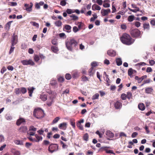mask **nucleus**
<instances>
[{
	"mask_svg": "<svg viewBox=\"0 0 155 155\" xmlns=\"http://www.w3.org/2000/svg\"><path fill=\"white\" fill-rule=\"evenodd\" d=\"M78 42L74 38H71L66 40L65 44L67 48L69 51H72L78 48Z\"/></svg>",
	"mask_w": 155,
	"mask_h": 155,
	"instance_id": "1",
	"label": "nucleus"
},
{
	"mask_svg": "<svg viewBox=\"0 0 155 155\" xmlns=\"http://www.w3.org/2000/svg\"><path fill=\"white\" fill-rule=\"evenodd\" d=\"M120 39L123 43L127 45H130L133 43L134 41L130 36L127 33H124L120 37Z\"/></svg>",
	"mask_w": 155,
	"mask_h": 155,
	"instance_id": "2",
	"label": "nucleus"
},
{
	"mask_svg": "<svg viewBox=\"0 0 155 155\" xmlns=\"http://www.w3.org/2000/svg\"><path fill=\"white\" fill-rule=\"evenodd\" d=\"M33 116L37 119H40L44 116V111L41 108H37L34 110Z\"/></svg>",
	"mask_w": 155,
	"mask_h": 155,
	"instance_id": "3",
	"label": "nucleus"
},
{
	"mask_svg": "<svg viewBox=\"0 0 155 155\" xmlns=\"http://www.w3.org/2000/svg\"><path fill=\"white\" fill-rule=\"evenodd\" d=\"M58 145L57 144L51 143L49 146L48 148V151L51 153L56 151L58 150Z\"/></svg>",
	"mask_w": 155,
	"mask_h": 155,
	"instance_id": "4",
	"label": "nucleus"
},
{
	"mask_svg": "<svg viewBox=\"0 0 155 155\" xmlns=\"http://www.w3.org/2000/svg\"><path fill=\"white\" fill-rule=\"evenodd\" d=\"M130 33L133 38H138L140 36V31L137 29H135L130 31Z\"/></svg>",
	"mask_w": 155,
	"mask_h": 155,
	"instance_id": "5",
	"label": "nucleus"
},
{
	"mask_svg": "<svg viewBox=\"0 0 155 155\" xmlns=\"http://www.w3.org/2000/svg\"><path fill=\"white\" fill-rule=\"evenodd\" d=\"M21 63L24 65H30L32 66L35 64L34 62L31 59L21 61Z\"/></svg>",
	"mask_w": 155,
	"mask_h": 155,
	"instance_id": "6",
	"label": "nucleus"
},
{
	"mask_svg": "<svg viewBox=\"0 0 155 155\" xmlns=\"http://www.w3.org/2000/svg\"><path fill=\"white\" fill-rule=\"evenodd\" d=\"M18 37L17 35H15V34H14L13 36L12 39L11 41V44L12 46H14L18 42Z\"/></svg>",
	"mask_w": 155,
	"mask_h": 155,
	"instance_id": "7",
	"label": "nucleus"
},
{
	"mask_svg": "<svg viewBox=\"0 0 155 155\" xmlns=\"http://www.w3.org/2000/svg\"><path fill=\"white\" fill-rule=\"evenodd\" d=\"M33 6L32 3H30V5L29 6V5L27 4H25L24 5L25 7L26 8L25 10L28 12H30L32 10V7Z\"/></svg>",
	"mask_w": 155,
	"mask_h": 155,
	"instance_id": "8",
	"label": "nucleus"
},
{
	"mask_svg": "<svg viewBox=\"0 0 155 155\" xmlns=\"http://www.w3.org/2000/svg\"><path fill=\"white\" fill-rule=\"evenodd\" d=\"M110 12V10L109 8L107 9H102L101 11V13L103 16H105L107 15Z\"/></svg>",
	"mask_w": 155,
	"mask_h": 155,
	"instance_id": "9",
	"label": "nucleus"
},
{
	"mask_svg": "<svg viewBox=\"0 0 155 155\" xmlns=\"http://www.w3.org/2000/svg\"><path fill=\"white\" fill-rule=\"evenodd\" d=\"M107 54L110 56L115 57L116 55V52L113 49H110L107 51Z\"/></svg>",
	"mask_w": 155,
	"mask_h": 155,
	"instance_id": "10",
	"label": "nucleus"
},
{
	"mask_svg": "<svg viewBox=\"0 0 155 155\" xmlns=\"http://www.w3.org/2000/svg\"><path fill=\"white\" fill-rule=\"evenodd\" d=\"M28 130L26 126H23L21 127L18 129L19 132L25 133Z\"/></svg>",
	"mask_w": 155,
	"mask_h": 155,
	"instance_id": "11",
	"label": "nucleus"
},
{
	"mask_svg": "<svg viewBox=\"0 0 155 155\" xmlns=\"http://www.w3.org/2000/svg\"><path fill=\"white\" fill-rule=\"evenodd\" d=\"M122 106V103L119 101H117L114 104V107L116 109H120Z\"/></svg>",
	"mask_w": 155,
	"mask_h": 155,
	"instance_id": "12",
	"label": "nucleus"
},
{
	"mask_svg": "<svg viewBox=\"0 0 155 155\" xmlns=\"http://www.w3.org/2000/svg\"><path fill=\"white\" fill-rule=\"evenodd\" d=\"M67 124L66 122H64L58 125V127L61 129L65 130L67 128Z\"/></svg>",
	"mask_w": 155,
	"mask_h": 155,
	"instance_id": "13",
	"label": "nucleus"
},
{
	"mask_svg": "<svg viewBox=\"0 0 155 155\" xmlns=\"http://www.w3.org/2000/svg\"><path fill=\"white\" fill-rule=\"evenodd\" d=\"M106 134L109 137L107 138L108 140H110L109 138H113L114 136V134L110 130L107 131L106 132Z\"/></svg>",
	"mask_w": 155,
	"mask_h": 155,
	"instance_id": "14",
	"label": "nucleus"
},
{
	"mask_svg": "<svg viewBox=\"0 0 155 155\" xmlns=\"http://www.w3.org/2000/svg\"><path fill=\"white\" fill-rule=\"evenodd\" d=\"M25 122V120L24 118H20L17 120L16 124L17 125L19 126L21 124Z\"/></svg>",
	"mask_w": 155,
	"mask_h": 155,
	"instance_id": "15",
	"label": "nucleus"
},
{
	"mask_svg": "<svg viewBox=\"0 0 155 155\" xmlns=\"http://www.w3.org/2000/svg\"><path fill=\"white\" fill-rule=\"evenodd\" d=\"M35 142H39L40 141H41L42 140V137L38 135L37 134H35Z\"/></svg>",
	"mask_w": 155,
	"mask_h": 155,
	"instance_id": "16",
	"label": "nucleus"
},
{
	"mask_svg": "<svg viewBox=\"0 0 155 155\" xmlns=\"http://www.w3.org/2000/svg\"><path fill=\"white\" fill-rule=\"evenodd\" d=\"M50 84L54 88L57 87L58 83L57 81L55 80H52L50 81Z\"/></svg>",
	"mask_w": 155,
	"mask_h": 155,
	"instance_id": "17",
	"label": "nucleus"
},
{
	"mask_svg": "<svg viewBox=\"0 0 155 155\" xmlns=\"http://www.w3.org/2000/svg\"><path fill=\"white\" fill-rule=\"evenodd\" d=\"M92 9L94 11L95 10H100L101 9V7L96 4H94L92 6Z\"/></svg>",
	"mask_w": 155,
	"mask_h": 155,
	"instance_id": "18",
	"label": "nucleus"
},
{
	"mask_svg": "<svg viewBox=\"0 0 155 155\" xmlns=\"http://www.w3.org/2000/svg\"><path fill=\"white\" fill-rule=\"evenodd\" d=\"M143 28L144 30H149L150 29V26L149 23H144L143 24Z\"/></svg>",
	"mask_w": 155,
	"mask_h": 155,
	"instance_id": "19",
	"label": "nucleus"
},
{
	"mask_svg": "<svg viewBox=\"0 0 155 155\" xmlns=\"http://www.w3.org/2000/svg\"><path fill=\"white\" fill-rule=\"evenodd\" d=\"M116 62L117 65L119 66L122 64V61L120 58H117L116 59Z\"/></svg>",
	"mask_w": 155,
	"mask_h": 155,
	"instance_id": "20",
	"label": "nucleus"
},
{
	"mask_svg": "<svg viewBox=\"0 0 155 155\" xmlns=\"http://www.w3.org/2000/svg\"><path fill=\"white\" fill-rule=\"evenodd\" d=\"M28 91L29 96L30 97H31L32 96V94L33 93L34 90L35 89V88L32 87L30 88H28Z\"/></svg>",
	"mask_w": 155,
	"mask_h": 155,
	"instance_id": "21",
	"label": "nucleus"
},
{
	"mask_svg": "<svg viewBox=\"0 0 155 155\" xmlns=\"http://www.w3.org/2000/svg\"><path fill=\"white\" fill-rule=\"evenodd\" d=\"M64 28L67 30L68 32H70L71 30V27L69 25H65L64 26Z\"/></svg>",
	"mask_w": 155,
	"mask_h": 155,
	"instance_id": "22",
	"label": "nucleus"
},
{
	"mask_svg": "<svg viewBox=\"0 0 155 155\" xmlns=\"http://www.w3.org/2000/svg\"><path fill=\"white\" fill-rule=\"evenodd\" d=\"M51 51L54 53H57L59 50L58 47L54 46H52L51 47Z\"/></svg>",
	"mask_w": 155,
	"mask_h": 155,
	"instance_id": "23",
	"label": "nucleus"
},
{
	"mask_svg": "<svg viewBox=\"0 0 155 155\" xmlns=\"http://www.w3.org/2000/svg\"><path fill=\"white\" fill-rule=\"evenodd\" d=\"M134 73L133 69L132 68H130L128 70V75L129 76L130 78L132 77V74Z\"/></svg>",
	"mask_w": 155,
	"mask_h": 155,
	"instance_id": "24",
	"label": "nucleus"
},
{
	"mask_svg": "<svg viewBox=\"0 0 155 155\" xmlns=\"http://www.w3.org/2000/svg\"><path fill=\"white\" fill-rule=\"evenodd\" d=\"M40 98L42 101H45L47 99V96L46 94H42L40 96Z\"/></svg>",
	"mask_w": 155,
	"mask_h": 155,
	"instance_id": "25",
	"label": "nucleus"
},
{
	"mask_svg": "<svg viewBox=\"0 0 155 155\" xmlns=\"http://www.w3.org/2000/svg\"><path fill=\"white\" fill-rule=\"evenodd\" d=\"M12 21H10L6 24L5 26V28L6 29H7L8 30L9 29L11 26V23L12 22Z\"/></svg>",
	"mask_w": 155,
	"mask_h": 155,
	"instance_id": "26",
	"label": "nucleus"
},
{
	"mask_svg": "<svg viewBox=\"0 0 155 155\" xmlns=\"http://www.w3.org/2000/svg\"><path fill=\"white\" fill-rule=\"evenodd\" d=\"M79 75L76 71H74L72 73V77L73 78L76 79L78 77Z\"/></svg>",
	"mask_w": 155,
	"mask_h": 155,
	"instance_id": "27",
	"label": "nucleus"
},
{
	"mask_svg": "<svg viewBox=\"0 0 155 155\" xmlns=\"http://www.w3.org/2000/svg\"><path fill=\"white\" fill-rule=\"evenodd\" d=\"M94 69V68L91 67L89 69L88 71V73L89 75L90 76H93L94 72L93 71Z\"/></svg>",
	"mask_w": 155,
	"mask_h": 155,
	"instance_id": "28",
	"label": "nucleus"
},
{
	"mask_svg": "<svg viewBox=\"0 0 155 155\" xmlns=\"http://www.w3.org/2000/svg\"><path fill=\"white\" fill-rule=\"evenodd\" d=\"M145 91L146 93L148 94H150L153 91V89L152 88V87H147L146 88Z\"/></svg>",
	"mask_w": 155,
	"mask_h": 155,
	"instance_id": "29",
	"label": "nucleus"
},
{
	"mask_svg": "<svg viewBox=\"0 0 155 155\" xmlns=\"http://www.w3.org/2000/svg\"><path fill=\"white\" fill-rule=\"evenodd\" d=\"M81 80L84 82H86L87 81H89V78L84 75H82L81 77Z\"/></svg>",
	"mask_w": 155,
	"mask_h": 155,
	"instance_id": "30",
	"label": "nucleus"
},
{
	"mask_svg": "<svg viewBox=\"0 0 155 155\" xmlns=\"http://www.w3.org/2000/svg\"><path fill=\"white\" fill-rule=\"evenodd\" d=\"M135 17L134 15H131L129 16L127 18V20L129 22H132L134 19Z\"/></svg>",
	"mask_w": 155,
	"mask_h": 155,
	"instance_id": "31",
	"label": "nucleus"
},
{
	"mask_svg": "<svg viewBox=\"0 0 155 155\" xmlns=\"http://www.w3.org/2000/svg\"><path fill=\"white\" fill-rule=\"evenodd\" d=\"M138 107L139 109L141 110H143L145 109V107L143 104H139Z\"/></svg>",
	"mask_w": 155,
	"mask_h": 155,
	"instance_id": "32",
	"label": "nucleus"
},
{
	"mask_svg": "<svg viewBox=\"0 0 155 155\" xmlns=\"http://www.w3.org/2000/svg\"><path fill=\"white\" fill-rule=\"evenodd\" d=\"M55 25L56 26L60 27L62 25V23L60 20H58L55 21L54 23Z\"/></svg>",
	"mask_w": 155,
	"mask_h": 155,
	"instance_id": "33",
	"label": "nucleus"
},
{
	"mask_svg": "<svg viewBox=\"0 0 155 155\" xmlns=\"http://www.w3.org/2000/svg\"><path fill=\"white\" fill-rule=\"evenodd\" d=\"M50 101H49V100L47 101V104L49 107L51 106L52 105L53 102V98H52L51 97H50Z\"/></svg>",
	"mask_w": 155,
	"mask_h": 155,
	"instance_id": "34",
	"label": "nucleus"
},
{
	"mask_svg": "<svg viewBox=\"0 0 155 155\" xmlns=\"http://www.w3.org/2000/svg\"><path fill=\"white\" fill-rule=\"evenodd\" d=\"M70 124L74 128H75V120L74 119H72L70 120Z\"/></svg>",
	"mask_w": 155,
	"mask_h": 155,
	"instance_id": "35",
	"label": "nucleus"
},
{
	"mask_svg": "<svg viewBox=\"0 0 155 155\" xmlns=\"http://www.w3.org/2000/svg\"><path fill=\"white\" fill-rule=\"evenodd\" d=\"M108 1H109V0H105L104 1V3L103 5V6L104 7L108 8L110 7V5L109 4L105 3L106 2Z\"/></svg>",
	"mask_w": 155,
	"mask_h": 155,
	"instance_id": "36",
	"label": "nucleus"
},
{
	"mask_svg": "<svg viewBox=\"0 0 155 155\" xmlns=\"http://www.w3.org/2000/svg\"><path fill=\"white\" fill-rule=\"evenodd\" d=\"M21 93L22 94H25L26 93L27 91L26 88L24 87H21L20 88Z\"/></svg>",
	"mask_w": 155,
	"mask_h": 155,
	"instance_id": "37",
	"label": "nucleus"
},
{
	"mask_svg": "<svg viewBox=\"0 0 155 155\" xmlns=\"http://www.w3.org/2000/svg\"><path fill=\"white\" fill-rule=\"evenodd\" d=\"M78 28L79 29H82L84 25V24L81 22H78Z\"/></svg>",
	"mask_w": 155,
	"mask_h": 155,
	"instance_id": "38",
	"label": "nucleus"
},
{
	"mask_svg": "<svg viewBox=\"0 0 155 155\" xmlns=\"http://www.w3.org/2000/svg\"><path fill=\"white\" fill-rule=\"evenodd\" d=\"M99 97V94L98 93H96L92 96V99L93 100H95V99H98Z\"/></svg>",
	"mask_w": 155,
	"mask_h": 155,
	"instance_id": "39",
	"label": "nucleus"
},
{
	"mask_svg": "<svg viewBox=\"0 0 155 155\" xmlns=\"http://www.w3.org/2000/svg\"><path fill=\"white\" fill-rule=\"evenodd\" d=\"M127 98V95L124 93L120 95V98L123 100H125Z\"/></svg>",
	"mask_w": 155,
	"mask_h": 155,
	"instance_id": "40",
	"label": "nucleus"
},
{
	"mask_svg": "<svg viewBox=\"0 0 155 155\" xmlns=\"http://www.w3.org/2000/svg\"><path fill=\"white\" fill-rule=\"evenodd\" d=\"M70 17L72 18V19L76 21L78 19V17L74 14L70 15Z\"/></svg>",
	"mask_w": 155,
	"mask_h": 155,
	"instance_id": "41",
	"label": "nucleus"
},
{
	"mask_svg": "<svg viewBox=\"0 0 155 155\" xmlns=\"http://www.w3.org/2000/svg\"><path fill=\"white\" fill-rule=\"evenodd\" d=\"M88 137L89 136L88 134L87 133H86L84 135L83 138L84 140L87 141L88 140Z\"/></svg>",
	"mask_w": 155,
	"mask_h": 155,
	"instance_id": "42",
	"label": "nucleus"
},
{
	"mask_svg": "<svg viewBox=\"0 0 155 155\" xmlns=\"http://www.w3.org/2000/svg\"><path fill=\"white\" fill-rule=\"evenodd\" d=\"M65 78L67 80H69L71 78V75L68 73L66 74L65 76Z\"/></svg>",
	"mask_w": 155,
	"mask_h": 155,
	"instance_id": "43",
	"label": "nucleus"
},
{
	"mask_svg": "<svg viewBox=\"0 0 155 155\" xmlns=\"http://www.w3.org/2000/svg\"><path fill=\"white\" fill-rule=\"evenodd\" d=\"M60 118L59 117H55L53 120L52 123L53 124H55L57 123L58 121L60 120Z\"/></svg>",
	"mask_w": 155,
	"mask_h": 155,
	"instance_id": "44",
	"label": "nucleus"
},
{
	"mask_svg": "<svg viewBox=\"0 0 155 155\" xmlns=\"http://www.w3.org/2000/svg\"><path fill=\"white\" fill-rule=\"evenodd\" d=\"M14 143L17 144L23 145V143L22 141L20 140H15L14 141Z\"/></svg>",
	"mask_w": 155,
	"mask_h": 155,
	"instance_id": "45",
	"label": "nucleus"
},
{
	"mask_svg": "<svg viewBox=\"0 0 155 155\" xmlns=\"http://www.w3.org/2000/svg\"><path fill=\"white\" fill-rule=\"evenodd\" d=\"M60 143L61 145H62V147L63 149L67 148L68 147V146L66 144H65V143L62 141H60Z\"/></svg>",
	"mask_w": 155,
	"mask_h": 155,
	"instance_id": "46",
	"label": "nucleus"
},
{
	"mask_svg": "<svg viewBox=\"0 0 155 155\" xmlns=\"http://www.w3.org/2000/svg\"><path fill=\"white\" fill-rule=\"evenodd\" d=\"M34 60L37 62H38L40 59L38 55L37 54L34 55Z\"/></svg>",
	"mask_w": 155,
	"mask_h": 155,
	"instance_id": "47",
	"label": "nucleus"
},
{
	"mask_svg": "<svg viewBox=\"0 0 155 155\" xmlns=\"http://www.w3.org/2000/svg\"><path fill=\"white\" fill-rule=\"evenodd\" d=\"M126 95L127 98L129 99H130L132 97V94L130 92H127Z\"/></svg>",
	"mask_w": 155,
	"mask_h": 155,
	"instance_id": "48",
	"label": "nucleus"
},
{
	"mask_svg": "<svg viewBox=\"0 0 155 155\" xmlns=\"http://www.w3.org/2000/svg\"><path fill=\"white\" fill-rule=\"evenodd\" d=\"M5 117L6 119L8 120H11L12 119V116L9 114H6L5 116Z\"/></svg>",
	"mask_w": 155,
	"mask_h": 155,
	"instance_id": "49",
	"label": "nucleus"
},
{
	"mask_svg": "<svg viewBox=\"0 0 155 155\" xmlns=\"http://www.w3.org/2000/svg\"><path fill=\"white\" fill-rule=\"evenodd\" d=\"M15 92L16 94H18L21 93L20 88H16L15 89Z\"/></svg>",
	"mask_w": 155,
	"mask_h": 155,
	"instance_id": "50",
	"label": "nucleus"
},
{
	"mask_svg": "<svg viewBox=\"0 0 155 155\" xmlns=\"http://www.w3.org/2000/svg\"><path fill=\"white\" fill-rule=\"evenodd\" d=\"M27 45L25 43H22L21 45V48L22 49H25L27 48Z\"/></svg>",
	"mask_w": 155,
	"mask_h": 155,
	"instance_id": "51",
	"label": "nucleus"
},
{
	"mask_svg": "<svg viewBox=\"0 0 155 155\" xmlns=\"http://www.w3.org/2000/svg\"><path fill=\"white\" fill-rule=\"evenodd\" d=\"M51 43L52 44L54 45L57 46L58 45L57 40L56 39H53L51 40Z\"/></svg>",
	"mask_w": 155,
	"mask_h": 155,
	"instance_id": "52",
	"label": "nucleus"
},
{
	"mask_svg": "<svg viewBox=\"0 0 155 155\" xmlns=\"http://www.w3.org/2000/svg\"><path fill=\"white\" fill-rule=\"evenodd\" d=\"M37 130V128L33 126H31L29 128V131H36Z\"/></svg>",
	"mask_w": 155,
	"mask_h": 155,
	"instance_id": "53",
	"label": "nucleus"
},
{
	"mask_svg": "<svg viewBox=\"0 0 155 155\" xmlns=\"http://www.w3.org/2000/svg\"><path fill=\"white\" fill-rule=\"evenodd\" d=\"M66 0H62L60 2V5L62 6H64L66 5Z\"/></svg>",
	"mask_w": 155,
	"mask_h": 155,
	"instance_id": "54",
	"label": "nucleus"
},
{
	"mask_svg": "<svg viewBox=\"0 0 155 155\" xmlns=\"http://www.w3.org/2000/svg\"><path fill=\"white\" fill-rule=\"evenodd\" d=\"M64 78L63 77H60L58 79V81L60 82H63L64 81Z\"/></svg>",
	"mask_w": 155,
	"mask_h": 155,
	"instance_id": "55",
	"label": "nucleus"
},
{
	"mask_svg": "<svg viewBox=\"0 0 155 155\" xmlns=\"http://www.w3.org/2000/svg\"><path fill=\"white\" fill-rule=\"evenodd\" d=\"M77 126L81 130H83V127L82 125L80 123H77Z\"/></svg>",
	"mask_w": 155,
	"mask_h": 155,
	"instance_id": "56",
	"label": "nucleus"
},
{
	"mask_svg": "<svg viewBox=\"0 0 155 155\" xmlns=\"http://www.w3.org/2000/svg\"><path fill=\"white\" fill-rule=\"evenodd\" d=\"M59 35L60 38H66V35L64 33H60L59 34Z\"/></svg>",
	"mask_w": 155,
	"mask_h": 155,
	"instance_id": "57",
	"label": "nucleus"
},
{
	"mask_svg": "<svg viewBox=\"0 0 155 155\" xmlns=\"http://www.w3.org/2000/svg\"><path fill=\"white\" fill-rule=\"evenodd\" d=\"M134 25L137 27L138 28L140 26L141 23L137 21L134 22Z\"/></svg>",
	"mask_w": 155,
	"mask_h": 155,
	"instance_id": "58",
	"label": "nucleus"
},
{
	"mask_svg": "<svg viewBox=\"0 0 155 155\" xmlns=\"http://www.w3.org/2000/svg\"><path fill=\"white\" fill-rule=\"evenodd\" d=\"M121 28L123 30H126L127 29V26L126 24H123L121 25Z\"/></svg>",
	"mask_w": 155,
	"mask_h": 155,
	"instance_id": "59",
	"label": "nucleus"
},
{
	"mask_svg": "<svg viewBox=\"0 0 155 155\" xmlns=\"http://www.w3.org/2000/svg\"><path fill=\"white\" fill-rule=\"evenodd\" d=\"M91 67H95L97 66V62H93L91 63Z\"/></svg>",
	"mask_w": 155,
	"mask_h": 155,
	"instance_id": "60",
	"label": "nucleus"
},
{
	"mask_svg": "<svg viewBox=\"0 0 155 155\" xmlns=\"http://www.w3.org/2000/svg\"><path fill=\"white\" fill-rule=\"evenodd\" d=\"M27 134H29L30 136H34V135L35 136V132H31V131L29 132V131H28L27 132Z\"/></svg>",
	"mask_w": 155,
	"mask_h": 155,
	"instance_id": "61",
	"label": "nucleus"
},
{
	"mask_svg": "<svg viewBox=\"0 0 155 155\" xmlns=\"http://www.w3.org/2000/svg\"><path fill=\"white\" fill-rule=\"evenodd\" d=\"M73 31L75 33L79 31L78 28L76 26L73 27Z\"/></svg>",
	"mask_w": 155,
	"mask_h": 155,
	"instance_id": "62",
	"label": "nucleus"
},
{
	"mask_svg": "<svg viewBox=\"0 0 155 155\" xmlns=\"http://www.w3.org/2000/svg\"><path fill=\"white\" fill-rule=\"evenodd\" d=\"M96 133L99 135L100 138H101L102 137L103 134L101 133L98 130H97L96 132Z\"/></svg>",
	"mask_w": 155,
	"mask_h": 155,
	"instance_id": "63",
	"label": "nucleus"
},
{
	"mask_svg": "<svg viewBox=\"0 0 155 155\" xmlns=\"http://www.w3.org/2000/svg\"><path fill=\"white\" fill-rule=\"evenodd\" d=\"M150 24L151 25L154 26L155 27V20H152L150 21Z\"/></svg>",
	"mask_w": 155,
	"mask_h": 155,
	"instance_id": "64",
	"label": "nucleus"
}]
</instances>
